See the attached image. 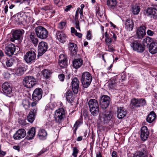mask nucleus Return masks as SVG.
<instances>
[{"instance_id":"obj_22","label":"nucleus","mask_w":157,"mask_h":157,"mask_svg":"<svg viewBox=\"0 0 157 157\" xmlns=\"http://www.w3.org/2000/svg\"><path fill=\"white\" fill-rule=\"evenodd\" d=\"M67 37L66 35L62 32L58 31L56 33V38L61 43H63L65 42Z\"/></svg>"},{"instance_id":"obj_51","label":"nucleus","mask_w":157,"mask_h":157,"mask_svg":"<svg viewBox=\"0 0 157 157\" xmlns=\"http://www.w3.org/2000/svg\"><path fill=\"white\" fill-rule=\"evenodd\" d=\"M80 8H77V10L76 11L75 14V20H78V13H79V11H80Z\"/></svg>"},{"instance_id":"obj_41","label":"nucleus","mask_w":157,"mask_h":157,"mask_svg":"<svg viewBox=\"0 0 157 157\" xmlns=\"http://www.w3.org/2000/svg\"><path fill=\"white\" fill-rule=\"evenodd\" d=\"M34 114H32L29 112L27 117L28 121L30 123H32L34 120Z\"/></svg>"},{"instance_id":"obj_57","label":"nucleus","mask_w":157,"mask_h":157,"mask_svg":"<svg viewBox=\"0 0 157 157\" xmlns=\"http://www.w3.org/2000/svg\"><path fill=\"white\" fill-rule=\"evenodd\" d=\"M37 110V108L36 107H35L33 109L31 110L30 111V113L34 114V115H35L36 113V111Z\"/></svg>"},{"instance_id":"obj_11","label":"nucleus","mask_w":157,"mask_h":157,"mask_svg":"<svg viewBox=\"0 0 157 157\" xmlns=\"http://www.w3.org/2000/svg\"><path fill=\"white\" fill-rule=\"evenodd\" d=\"M58 64L61 68H66L67 65V56L64 54H60L59 57Z\"/></svg>"},{"instance_id":"obj_9","label":"nucleus","mask_w":157,"mask_h":157,"mask_svg":"<svg viewBox=\"0 0 157 157\" xmlns=\"http://www.w3.org/2000/svg\"><path fill=\"white\" fill-rule=\"evenodd\" d=\"M42 90L40 88H37L33 91L32 98L34 101H38L42 98Z\"/></svg>"},{"instance_id":"obj_28","label":"nucleus","mask_w":157,"mask_h":157,"mask_svg":"<svg viewBox=\"0 0 157 157\" xmlns=\"http://www.w3.org/2000/svg\"><path fill=\"white\" fill-rule=\"evenodd\" d=\"M156 117V115L155 113L154 112L152 111L148 114L147 117V121L149 123H151L155 120Z\"/></svg>"},{"instance_id":"obj_23","label":"nucleus","mask_w":157,"mask_h":157,"mask_svg":"<svg viewBox=\"0 0 157 157\" xmlns=\"http://www.w3.org/2000/svg\"><path fill=\"white\" fill-rule=\"evenodd\" d=\"M148 50L152 54L157 53V42L151 43L149 46Z\"/></svg>"},{"instance_id":"obj_42","label":"nucleus","mask_w":157,"mask_h":157,"mask_svg":"<svg viewBox=\"0 0 157 157\" xmlns=\"http://www.w3.org/2000/svg\"><path fill=\"white\" fill-rule=\"evenodd\" d=\"M14 62V59L13 58H11L7 60L6 62V64L7 67H11Z\"/></svg>"},{"instance_id":"obj_12","label":"nucleus","mask_w":157,"mask_h":157,"mask_svg":"<svg viewBox=\"0 0 157 157\" xmlns=\"http://www.w3.org/2000/svg\"><path fill=\"white\" fill-rule=\"evenodd\" d=\"M24 33V31L23 30H17L13 31L12 34V38H11V40L14 42L16 40L20 39Z\"/></svg>"},{"instance_id":"obj_62","label":"nucleus","mask_w":157,"mask_h":157,"mask_svg":"<svg viewBox=\"0 0 157 157\" xmlns=\"http://www.w3.org/2000/svg\"><path fill=\"white\" fill-rule=\"evenodd\" d=\"M52 124L51 121H48L46 124V125L48 127V128H50L52 126Z\"/></svg>"},{"instance_id":"obj_55","label":"nucleus","mask_w":157,"mask_h":157,"mask_svg":"<svg viewBox=\"0 0 157 157\" xmlns=\"http://www.w3.org/2000/svg\"><path fill=\"white\" fill-rule=\"evenodd\" d=\"M58 77L61 81H63L64 79V75L63 74H60L59 75Z\"/></svg>"},{"instance_id":"obj_15","label":"nucleus","mask_w":157,"mask_h":157,"mask_svg":"<svg viewBox=\"0 0 157 157\" xmlns=\"http://www.w3.org/2000/svg\"><path fill=\"white\" fill-rule=\"evenodd\" d=\"M15 50L16 47L15 45L10 43L5 47V52L6 55L10 56L13 54Z\"/></svg>"},{"instance_id":"obj_35","label":"nucleus","mask_w":157,"mask_h":157,"mask_svg":"<svg viewBox=\"0 0 157 157\" xmlns=\"http://www.w3.org/2000/svg\"><path fill=\"white\" fill-rule=\"evenodd\" d=\"M132 13L135 15L138 14L140 10L139 6L136 4L134 6L132 7Z\"/></svg>"},{"instance_id":"obj_8","label":"nucleus","mask_w":157,"mask_h":157,"mask_svg":"<svg viewBox=\"0 0 157 157\" xmlns=\"http://www.w3.org/2000/svg\"><path fill=\"white\" fill-rule=\"evenodd\" d=\"M48 44L44 41L40 42L38 47V56H41L47 51L48 49Z\"/></svg>"},{"instance_id":"obj_19","label":"nucleus","mask_w":157,"mask_h":157,"mask_svg":"<svg viewBox=\"0 0 157 157\" xmlns=\"http://www.w3.org/2000/svg\"><path fill=\"white\" fill-rule=\"evenodd\" d=\"M71 85L74 93L75 94H77L79 87V81L77 78H75L72 79Z\"/></svg>"},{"instance_id":"obj_59","label":"nucleus","mask_w":157,"mask_h":157,"mask_svg":"<svg viewBox=\"0 0 157 157\" xmlns=\"http://www.w3.org/2000/svg\"><path fill=\"white\" fill-rule=\"evenodd\" d=\"M108 45V51L110 52H113L114 50V49L112 46H111L110 44H107Z\"/></svg>"},{"instance_id":"obj_46","label":"nucleus","mask_w":157,"mask_h":157,"mask_svg":"<svg viewBox=\"0 0 157 157\" xmlns=\"http://www.w3.org/2000/svg\"><path fill=\"white\" fill-rule=\"evenodd\" d=\"M66 23L65 21H61L60 22L58 25V28L59 29H64L65 27Z\"/></svg>"},{"instance_id":"obj_1","label":"nucleus","mask_w":157,"mask_h":157,"mask_svg":"<svg viewBox=\"0 0 157 157\" xmlns=\"http://www.w3.org/2000/svg\"><path fill=\"white\" fill-rule=\"evenodd\" d=\"M127 42L129 43L131 47L134 50L138 52H143L145 48L144 45L142 44L138 41L134 40L133 37H131L127 40Z\"/></svg>"},{"instance_id":"obj_61","label":"nucleus","mask_w":157,"mask_h":157,"mask_svg":"<svg viewBox=\"0 0 157 157\" xmlns=\"http://www.w3.org/2000/svg\"><path fill=\"white\" fill-rule=\"evenodd\" d=\"M112 157H118L117 152L113 151L111 154Z\"/></svg>"},{"instance_id":"obj_17","label":"nucleus","mask_w":157,"mask_h":157,"mask_svg":"<svg viewBox=\"0 0 157 157\" xmlns=\"http://www.w3.org/2000/svg\"><path fill=\"white\" fill-rule=\"evenodd\" d=\"M2 90L6 95L10 94L12 91V88L10 83L4 82L2 85Z\"/></svg>"},{"instance_id":"obj_54","label":"nucleus","mask_w":157,"mask_h":157,"mask_svg":"<svg viewBox=\"0 0 157 157\" xmlns=\"http://www.w3.org/2000/svg\"><path fill=\"white\" fill-rule=\"evenodd\" d=\"M79 13L80 15V19H81L82 21H83L84 20V17L83 14V11L82 9L80 10Z\"/></svg>"},{"instance_id":"obj_58","label":"nucleus","mask_w":157,"mask_h":157,"mask_svg":"<svg viewBox=\"0 0 157 157\" xmlns=\"http://www.w3.org/2000/svg\"><path fill=\"white\" fill-rule=\"evenodd\" d=\"M147 33L148 35L151 36H153L154 34V32L150 30H148Z\"/></svg>"},{"instance_id":"obj_29","label":"nucleus","mask_w":157,"mask_h":157,"mask_svg":"<svg viewBox=\"0 0 157 157\" xmlns=\"http://www.w3.org/2000/svg\"><path fill=\"white\" fill-rule=\"evenodd\" d=\"M69 50L71 53L73 55L76 54L77 51V45L73 43L70 42L69 43Z\"/></svg>"},{"instance_id":"obj_20","label":"nucleus","mask_w":157,"mask_h":157,"mask_svg":"<svg viewBox=\"0 0 157 157\" xmlns=\"http://www.w3.org/2000/svg\"><path fill=\"white\" fill-rule=\"evenodd\" d=\"M146 27L144 26H141L137 30L136 34L138 38H143L146 34Z\"/></svg>"},{"instance_id":"obj_18","label":"nucleus","mask_w":157,"mask_h":157,"mask_svg":"<svg viewBox=\"0 0 157 157\" xmlns=\"http://www.w3.org/2000/svg\"><path fill=\"white\" fill-rule=\"evenodd\" d=\"M124 27L128 31H132L133 28L134 23L131 19H127L124 22Z\"/></svg>"},{"instance_id":"obj_36","label":"nucleus","mask_w":157,"mask_h":157,"mask_svg":"<svg viewBox=\"0 0 157 157\" xmlns=\"http://www.w3.org/2000/svg\"><path fill=\"white\" fill-rule=\"evenodd\" d=\"M91 114L93 116L97 115L99 112V107L90 109Z\"/></svg>"},{"instance_id":"obj_6","label":"nucleus","mask_w":157,"mask_h":157,"mask_svg":"<svg viewBox=\"0 0 157 157\" xmlns=\"http://www.w3.org/2000/svg\"><path fill=\"white\" fill-rule=\"evenodd\" d=\"M36 51L35 50L33 49L26 53L24 56V59L27 63H32L34 62L36 57Z\"/></svg>"},{"instance_id":"obj_10","label":"nucleus","mask_w":157,"mask_h":157,"mask_svg":"<svg viewBox=\"0 0 157 157\" xmlns=\"http://www.w3.org/2000/svg\"><path fill=\"white\" fill-rule=\"evenodd\" d=\"M100 104L102 109H105L109 106L110 102V98L107 95H103L100 97Z\"/></svg>"},{"instance_id":"obj_64","label":"nucleus","mask_w":157,"mask_h":157,"mask_svg":"<svg viewBox=\"0 0 157 157\" xmlns=\"http://www.w3.org/2000/svg\"><path fill=\"white\" fill-rule=\"evenodd\" d=\"M71 33H74L75 34L77 32L76 30L75 29V28L73 27H71Z\"/></svg>"},{"instance_id":"obj_63","label":"nucleus","mask_w":157,"mask_h":157,"mask_svg":"<svg viewBox=\"0 0 157 157\" xmlns=\"http://www.w3.org/2000/svg\"><path fill=\"white\" fill-rule=\"evenodd\" d=\"M71 7L72 6L71 5L67 6L65 9V11L66 12H67L71 9Z\"/></svg>"},{"instance_id":"obj_4","label":"nucleus","mask_w":157,"mask_h":157,"mask_svg":"<svg viewBox=\"0 0 157 157\" xmlns=\"http://www.w3.org/2000/svg\"><path fill=\"white\" fill-rule=\"evenodd\" d=\"M112 116V113L108 111H105L99 114V123L103 124L108 123L111 119Z\"/></svg>"},{"instance_id":"obj_30","label":"nucleus","mask_w":157,"mask_h":157,"mask_svg":"<svg viewBox=\"0 0 157 157\" xmlns=\"http://www.w3.org/2000/svg\"><path fill=\"white\" fill-rule=\"evenodd\" d=\"M72 95V92L70 90H68L65 94L66 99L67 101L70 103H72L74 99Z\"/></svg>"},{"instance_id":"obj_56","label":"nucleus","mask_w":157,"mask_h":157,"mask_svg":"<svg viewBox=\"0 0 157 157\" xmlns=\"http://www.w3.org/2000/svg\"><path fill=\"white\" fill-rule=\"evenodd\" d=\"M30 3V0H23L22 2V3L26 5H29Z\"/></svg>"},{"instance_id":"obj_38","label":"nucleus","mask_w":157,"mask_h":157,"mask_svg":"<svg viewBox=\"0 0 157 157\" xmlns=\"http://www.w3.org/2000/svg\"><path fill=\"white\" fill-rule=\"evenodd\" d=\"M105 41L107 45L110 44L111 43V38L107 34V32L105 33Z\"/></svg>"},{"instance_id":"obj_5","label":"nucleus","mask_w":157,"mask_h":157,"mask_svg":"<svg viewBox=\"0 0 157 157\" xmlns=\"http://www.w3.org/2000/svg\"><path fill=\"white\" fill-rule=\"evenodd\" d=\"M36 80L32 76L25 77L23 79V84L24 86L27 88H32L36 84Z\"/></svg>"},{"instance_id":"obj_48","label":"nucleus","mask_w":157,"mask_h":157,"mask_svg":"<svg viewBox=\"0 0 157 157\" xmlns=\"http://www.w3.org/2000/svg\"><path fill=\"white\" fill-rule=\"evenodd\" d=\"M78 151L79 150L77 149V147H73L72 155L74 157H77Z\"/></svg>"},{"instance_id":"obj_26","label":"nucleus","mask_w":157,"mask_h":157,"mask_svg":"<svg viewBox=\"0 0 157 157\" xmlns=\"http://www.w3.org/2000/svg\"><path fill=\"white\" fill-rule=\"evenodd\" d=\"M29 37L31 41L33 43L34 46H36L38 42V39L36 37L34 33L31 32L29 36Z\"/></svg>"},{"instance_id":"obj_25","label":"nucleus","mask_w":157,"mask_h":157,"mask_svg":"<svg viewBox=\"0 0 157 157\" xmlns=\"http://www.w3.org/2000/svg\"><path fill=\"white\" fill-rule=\"evenodd\" d=\"M36 133V129L34 127L30 128L27 133L26 139L28 140H30L33 139L35 136Z\"/></svg>"},{"instance_id":"obj_31","label":"nucleus","mask_w":157,"mask_h":157,"mask_svg":"<svg viewBox=\"0 0 157 157\" xmlns=\"http://www.w3.org/2000/svg\"><path fill=\"white\" fill-rule=\"evenodd\" d=\"M88 104L90 109L99 107L98 101L95 99H90L88 102Z\"/></svg>"},{"instance_id":"obj_13","label":"nucleus","mask_w":157,"mask_h":157,"mask_svg":"<svg viewBox=\"0 0 157 157\" xmlns=\"http://www.w3.org/2000/svg\"><path fill=\"white\" fill-rule=\"evenodd\" d=\"M26 132L23 129H21L18 130L14 134L13 138L14 139L18 140L21 139L25 136Z\"/></svg>"},{"instance_id":"obj_39","label":"nucleus","mask_w":157,"mask_h":157,"mask_svg":"<svg viewBox=\"0 0 157 157\" xmlns=\"http://www.w3.org/2000/svg\"><path fill=\"white\" fill-rule=\"evenodd\" d=\"M138 151L143 152L146 154L147 151L146 147L144 144H141L139 146L138 148Z\"/></svg>"},{"instance_id":"obj_45","label":"nucleus","mask_w":157,"mask_h":157,"mask_svg":"<svg viewBox=\"0 0 157 157\" xmlns=\"http://www.w3.org/2000/svg\"><path fill=\"white\" fill-rule=\"evenodd\" d=\"M133 157H147V156L146 154L140 152V151H138Z\"/></svg>"},{"instance_id":"obj_2","label":"nucleus","mask_w":157,"mask_h":157,"mask_svg":"<svg viewBox=\"0 0 157 157\" xmlns=\"http://www.w3.org/2000/svg\"><path fill=\"white\" fill-rule=\"evenodd\" d=\"M34 31L37 37L40 39H45L48 36V31L43 26H38L36 27Z\"/></svg>"},{"instance_id":"obj_53","label":"nucleus","mask_w":157,"mask_h":157,"mask_svg":"<svg viewBox=\"0 0 157 157\" xmlns=\"http://www.w3.org/2000/svg\"><path fill=\"white\" fill-rule=\"evenodd\" d=\"M75 28L78 29L79 31H81L80 28L79 26V23L78 20H75Z\"/></svg>"},{"instance_id":"obj_33","label":"nucleus","mask_w":157,"mask_h":157,"mask_svg":"<svg viewBox=\"0 0 157 157\" xmlns=\"http://www.w3.org/2000/svg\"><path fill=\"white\" fill-rule=\"evenodd\" d=\"M117 4L116 0H107V5L110 9H113Z\"/></svg>"},{"instance_id":"obj_14","label":"nucleus","mask_w":157,"mask_h":157,"mask_svg":"<svg viewBox=\"0 0 157 157\" xmlns=\"http://www.w3.org/2000/svg\"><path fill=\"white\" fill-rule=\"evenodd\" d=\"M146 15L155 19H157V10L153 8H150L146 10Z\"/></svg>"},{"instance_id":"obj_32","label":"nucleus","mask_w":157,"mask_h":157,"mask_svg":"<svg viewBox=\"0 0 157 157\" xmlns=\"http://www.w3.org/2000/svg\"><path fill=\"white\" fill-rule=\"evenodd\" d=\"M25 70V68L22 66H20L15 70V74L18 76H21L24 73Z\"/></svg>"},{"instance_id":"obj_52","label":"nucleus","mask_w":157,"mask_h":157,"mask_svg":"<svg viewBox=\"0 0 157 157\" xmlns=\"http://www.w3.org/2000/svg\"><path fill=\"white\" fill-rule=\"evenodd\" d=\"M96 12L97 13V14H98L99 16L100 17L102 15H103V13L101 12L100 11L99 8V7H97L96 9Z\"/></svg>"},{"instance_id":"obj_37","label":"nucleus","mask_w":157,"mask_h":157,"mask_svg":"<svg viewBox=\"0 0 157 157\" xmlns=\"http://www.w3.org/2000/svg\"><path fill=\"white\" fill-rule=\"evenodd\" d=\"M22 105L25 109H28L30 105L29 101L27 99L23 100L22 101Z\"/></svg>"},{"instance_id":"obj_44","label":"nucleus","mask_w":157,"mask_h":157,"mask_svg":"<svg viewBox=\"0 0 157 157\" xmlns=\"http://www.w3.org/2000/svg\"><path fill=\"white\" fill-rule=\"evenodd\" d=\"M146 104V101L144 99H139V103L137 107H140L141 106L145 105Z\"/></svg>"},{"instance_id":"obj_3","label":"nucleus","mask_w":157,"mask_h":157,"mask_svg":"<svg viewBox=\"0 0 157 157\" xmlns=\"http://www.w3.org/2000/svg\"><path fill=\"white\" fill-rule=\"evenodd\" d=\"M92 80V77L88 72H83L82 75V83L84 88H87L90 85Z\"/></svg>"},{"instance_id":"obj_47","label":"nucleus","mask_w":157,"mask_h":157,"mask_svg":"<svg viewBox=\"0 0 157 157\" xmlns=\"http://www.w3.org/2000/svg\"><path fill=\"white\" fill-rule=\"evenodd\" d=\"M152 39L149 37H147L146 38L144 39L143 43H144L149 44V43H151L152 41Z\"/></svg>"},{"instance_id":"obj_21","label":"nucleus","mask_w":157,"mask_h":157,"mask_svg":"<svg viewBox=\"0 0 157 157\" xmlns=\"http://www.w3.org/2000/svg\"><path fill=\"white\" fill-rule=\"evenodd\" d=\"M126 114V111L123 107H118L117 112V115L118 118L122 119L124 117Z\"/></svg>"},{"instance_id":"obj_60","label":"nucleus","mask_w":157,"mask_h":157,"mask_svg":"<svg viewBox=\"0 0 157 157\" xmlns=\"http://www.w3.org/2000/svg\"><path fill=\"white\" fill-rule=\"evenodd\" d=\"M79 125V123L78 122H76L74 124V131H76L77 130V129L78 128V127Z\"/></svg>"},{"instance_id":"obj_43","label":"nucleus","mask_w":157,"mask_h":157,"mask_svg":"<svg viewBox=\"0 0 157 157\" xmlns=\"http://www.w3.org/2000/svg\"><path fill=\"white\" fill-rule=\"evenodd\" d=\"M139 103V99L133 98L131 100V103L132 106H134L136 107H138V105Z\"/></svg>"},{"instance_id":"obj_49","label":"nucleus","mask_w":157,"mask_h":157,"mask_svg":"<svg viewBox=\"0 0 157 157\" xmlns=\"http://www.w3.org/2000/svg\"><path fill=\"white\" fill-rule=\"evenodd\" d=\"M109 87L111 88H115V87L116 86V85L114 83V81L113 80H111V81L109 82Z\"/></svg>"},{"instance_id":"obj_40","label":"nucleus","mask_w":157,"mask_h":157,"mask_svg":"<svg viewBox=\"0 0 157 157\" xmlns=\"http://www.w3.org/2000/svg\"><path fill=\"white\" fill-rule=\"evenodd\" d=\"M42 73L44 77L46 78H48L50 74V71L47 69H44L42 71Z\"/></svg>"},{"instance_id":"obj_50","label":"nucleus","mask_w":157,"mask_h":157,"mask_svg":"<svg viewBox=\"0 0 157 157\" xmlns=\"http://www.w3.org/2000/svg\"><path fill=\"white\" fill-rule=\"evenodd\" d=\"M91 32L90 30H89L87 32L86 38L87 40H90L91 39Z\"/></svg>"},{"instance_id":"obj_34","label":"nucleus","mask_w":157,"mask_h":157,"mask_svg":"<svg viewBox=\"0 0 157 157\" xmlns=\"http://www.w3.org/2000/svg\"><path fill=\"white\" fill-rule=\"evenodd\" d=\"M56 106L57 105L55 102H50L46 105L45 110L46 111L52 110L56 108Z\"/></svg>"},{"instance_id":"obj_16","label":"nucleus","mask_w":157,"mask_h":157,"mask_svg":"<svg viewBox=\"0 0 157 157\" xmlns=\"http://www.w3.org/2000/svg\"><path fill=\"white\" fill-rule=\"evenodd\" d=\"M149 132L147 128L145 126H143L141 128L140 138L143 141L146 140L148 137Z\"/></svg>"},{"instance_id":"obj_7","label":"nucleus","mask_w":157,"mask_h":157,"mask_svg":"<svg viewBox=\"0 0 157 157\" xmlns=\"http://www.w3.org/2000/svg\"><path fill=\"white\" fill-rule=\"evenodd\" d=\"M65 117V112L63 108H60L56 110L55 112L54 117L56 121L60 123Z\"/></svg>"},{"instance_id":"obj_24","label":"nucleus","mask_w":157,"mask_h":157,"mask_svg":"<svg viewBox=\"0 0 157 157\" xmlns=\"http://www.w3.org/2000/svg\"><path fill=\"white\" fill-rule=\"evenodd\" d=\"M47 133L44 129H40L39 130L37 134L38 137L40 140H44L46 139Z\"/></svg>"},{"instance_id":"obj_27","label":"nucleus","mask_w":157,"mask_h":157,"mask_svg":"<svg viewBox=\"0 0 157 157\" xmlns=\"http://www.w3.org/2000/svg\"><path fill=\"white\" fill-rule=\"evenodd\" d=\"M82 63L83 60L80 59H75L73 62V67L76 69L79 68Z\"/></svg>"}]
</instances>
